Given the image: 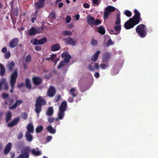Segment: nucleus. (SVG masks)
Segmentation results:
<instances>
[{
    "mask_svg": "<svg viewBox=\"0 0 158 158\" xmlns=\"http://www.w3.org/2000/svg\"><path fill=\"white\" fill-rule=\"evenodd\" d=\"M98 32L101 35H104L105 33V29L104 27L101 26L98 27Z\"/></svg>",
    "mask_w": 158,
    "mask_h": 158,
    "instance_id": "obj_34",
    "label": "nucleus"
},
{
    "mask_svg": "<svg viewBox=\"0 0 158 158\" xmlns=\"http://www.w3.org/2000/svg\"><path fill=\"white\" fill-rule=\"evenodd\" d=\"M47 129L51 134H54L56 132V130L54 129L51 125H49L47 127Z\"/></svg>",
    "mask_w": 158,
    "mask_h": 158,
    "instance_id": "obj_30",
    "label": "nucleus"
},
{
    "mask_svg": "<svg viewBox=\"0 0 158 158\" xmlns=\"http://www.w3.org/2000/svg\"><path fill=\"white\" fill-rule=\"evenodd\" d=\"M100 67L102 69H105L109 67L108 62H103V63L100 65Z\"/></svg>",
    "mask_w": 158,
    "mask_h": 158,
    "instance_id": "obj_29",
    "label": "nucleus"
},
{
    "mask_svg": "<svg viewBox=\"0 0 158 158\" xmlns=\"http://www.w3.org/2000/svg\"><path fill=\"white\" fill-rule=\"evenodd\" d=\"M50 17L52 19L55 18L56 15L54 12L52 11L50 14Z\"/></svg>",
    "mask_w": 158,
    "mask_h": 158,
    "instance_id": "obj_64",
    "label": "nucleus"
},
{
    "mask_svg": "<svg viewBox=\"0 0 158 158\" xmlns=\"http://www.w3.org/2000/svg\"><path fill=\"white\" fill-rule=\"evenodd\" d=\"M23 137V134L22 132H20L18 134V139L19 140H20L22 139Z\"/></svg>",
    "mask_w": 158,
    "mask_h": 158,
    "instance_id": "obj_59",
    "label": "nucleus"
},
{
    "mask_svg": "<svg viewBox=\"0 0 158 158\" xmlns=\"http://www.w3.org/2000/svg\"><path fill=\"white\" fill-rule=\"evenodd\" d=\"M44 0H39L38 1L35 3V11L36 12V13L38 12L40 9L44 7Z\"/></svg>",
    "mask_w": 158,
    "mask_h": 158,
    "instance_id": "obj_6",
    "label": "nucleus"
},
{
    "mask_svg": "<svg viewBox=\"0 0 158 158\" xmlns=\"http://www.w3.org/2000/svg\"><path fill=\"white\" fill-rule=\"evenodd\" d=\"M31 57L30 55H28L26 57V61L27 62H30L31 60Z\"/></svg>",
    "mask_w": 158,
    "mask_h": 158,
    "instance_id": "obj_51",
    "label": "nucleus"
},
{
    "mask_svg": "<svg viewBox=\"0 0 158 158\" xmlns=\"http://www.w3.org/2000/svg\"><path fill=\"white\" fill-rule=\"evenodd\" d=\"M110 13L108 12L107 10H106L104 12V15L103 18L104 19H106L107 18Z\"/></svg>",
    "mask_w": 158,
    "mask_h": 158,
    "instance_id": "obj_41",
    "label": "nucleus"
},
{
    "mask_svg": "<svg viewBox=\"0 0 158 158\" xmlns=\"http://www.w3.org/2000/svg\"><path fill=\"white\" fill-rule=\"evenodd\" d=\"M74 97L72 96V97H69L68 98V101L70 103H72L73 102V98Z\"/></svg>",
    "mask_w": 158,
    "mask_h": 158,
    "instance_id": "obj_60",
    "label": "nucleus"
},
{
    "mask_svg": "<svg viewBox=\"0 0 158 158\" xmlns=\"http://www.w3.org/2000/svg\"><path fill=\"white\" fill-rule=\"evenodd\" d=\"M62 34L64 36H70L72 34V33L70 31H63Z\"/></svg>",
    "mask_w": 158,
    "mask_h": 158,
    "instance_id": "obj_44",
    "label": "nucleus"
},
{
    "mask_svg": "<svg viewBox=\"0 0 158 158\" xmlns=\"http://www.w3.org/2000/svg\"><path fill=\"white\" fill-rule=\"evenodd\" d=\"M25 85L27 88L29 89L31 88V85L30 82V81L28 78H27L25 80Z\"/></svg>",
    "mask_w": 158,
    "mask_h": 158,
    "instance_id": "obj_31",
    "label": "nucleus"
},
{
    "mask_svg": "<svg viewBox=\"0 0 158 158\" xmlns=\"http://www.w3.org/2000/svg\"><path fill=\"white\" fill-rule=\"evenodd\" d=\"M43 130V127L42 126L40 125L38 126L36 128L35 131L37 133H39L41 132Z\"/></svg>",
    "mask_w": 158,
    "mask_h": 158,
    "instance_id": "obj_39",
    "label": "nucleus"
},
{
    "mask_svg": "<svg viewBox=\"0 0 158 158\" xmlns=\"http://www.w3.org/2000/svg\"><path fill=\"white\" fill-rule=\"evenodd\" d=\"M124 14L127 17H130L131 16L132 13L131 12L128 10H126L124 11Z\"/></svg>",
    "mask_w": 158,
    "mask_h": 158,
    "instance_id": "obj_45",
    "label": "nucleus"
},
{
    "mask_svg": "<svg viewBox=\"0 0 158 158\" xmlns=\"http://www.w3.org/2000/svg\"><path fill=\"white\" fill-rule=\"evenodd\" d=\"M115 8L114 7L111 6H108L105 8V10H107L108 12L110 13L111 12L114 11L115 10Z\"/></svg>",
    "mask_w": 158,
    "mask_h": 158,
    "instance_id": "obj_36",
    "label": "nucleus"
},
{
    "mask_svg": "<svg viewBox=\"0 0 158 158\" xmlns=\"http://www.w3.org/2000/svg\"><path fill=\"white\" fill-rule=\"evenodd\" d=\"M3 87L4 89L6 90H8L9 87L7 83H6L5 82V83L3 85Z\"/></svg>",
    "mask_w": 158,
    "mask_h": 158,
    "instance_id": "obj_61",
    "label": "nucleus"
},
{
    "mask_svg": "<svg viewBox=\"0 0 158 158\" xmlns=\"http://www.w3.org/2000/svg\"><path fill=\"white\" fill-rule=\"evenodd\" d=\"M32 81L33 83L35 86H38L42 83V79L39 77H33L32 78Z\"/></svg>",
    "mask_w": 158,
    "mask_h": 158,
    "instance_id": "obj_11",
    "label": "nucleus"
},
{
    "mask_svg": "<svg viewBox=\"0 0 158 158\" xmlns=\"http://www.w3.org/2000/svg\"><path fill=\"white\" fill-rule=\"evenodd\" d=\"M20 119L19 117H17L16 118L14 119L12 122L15 125V124H17L19 121Z\"/></svg>",
    "mask_w": 158,
    "mask_h": 158,
    "instance_id": "obj_55",
    "label": "nucleus"
},
{
    "mask_svg": "<svg viewBox=\"0 0 158 158\" xmlns=\"http://www.w3.org/2000/svg\"><path fill=\"white\" fill-rule=\"evenodd\" d=\"M31 152L33 155L35 156H38L41 154L40 152L36 151L34 149H32Z\"/></svg>",
    "mask_w": 158,
    "mask_h": 158,
    "instance_id": "obj_38",
    "label": "nucleus"
},
{
    "mask_svg": "<svg viewBox=\"0 0 158 158\" xmlns=\"http://www.w3.org/2000/svg\"><path fill=\"white\" fill-rule=\"evenodd\" d=\"M9 94L5 93H3L2 94V97L3 98H8Z\"/></svg>",
    "mask_w": 158,
    "mask_h": 158,
    "instance_id": "obj_63",
    "label": "nucleus"
},
{
    "mask_svg": "<svg viewBox=\"0 0 158 158\" xmlns=\"http://www.w3.org/2000/svg\"><path fill=\"white\" fill-rule=\"evenodd\" d=\"M88 69L90 71H94L95 69L93 67V66L91 64H89L88 66Z\"/></svg>",
    "mask_w": 158,
    "mask_h": 158,
    "instance_id": "obj_54",
    "label": "nucleus"
},
{
    "mask_svg": "<svg viewBox=\"0 0 158 158\" xmlns=\"http://www.w3.org/2000/svg\"><path fill=\"white\" fill-rule=\"evenodd\" d=\"M64 115V112L62 111H59L58 113V118L56 119V120H57L58 119L61 120L63 119Z\"/></svg>",
    "mask_w": 158,
    "mask_h": 158,
    "instance_id": "obj_28",
    "label": "nucleus"
},
{
    "mask_svg": "<svg viewBox=\"0 0 158 158\" xmlns=\"http://www.w3.org/2000/svg\"><path fill=\"white\" fill-rule=\"evenodd\" d=\"M6 73V69L4 66L0 63V75L3 76Z\"/></svg>",
    "mask_w": 158,
    "mask_h": 158,
    "instance_id": "obj_24",
    "label": "nucleus"
},
{
    "mask_svg": "<svg viewBox=\"0 0 158 158\" xmlns=\"http://www.w3.org/2000/svg\"><path fill=\"white\" fill-rule=\"evenodd\" d=\"M12 147V144L9 142L6 146L5 148L3 150L4 153L5 155H7L10 151Z\"/></svg>",
    "mask_w": 158,
    "mask_h": 158,
    "instance_id": "obj_13",
    "label": "nucleus"
},
{
    "mask_svg": "<svg viewBox=\"0 0 158 158\" xmlns=\"http://www.w3.org/2000/svg\"><path fill=\"white\" fill-rule=\"evenodd\" d=\"M61 97L60 94H58L53 99V102L55 103L57 102L60 99Z\"/></svg>",
    "mask_w": 158,
    "mask_h": 158,
    "instance_id": "obj_43",
    "label": "nucleus"
},
{
    "mask_svg": "<svg viewBox=\"0 0 158 158\" xmlns=\"http://www.w3.org/2000/svg\"><path fill=\"white\" fill-rule=\"evenodd\" d=\"M44 29V24L42 25L40 27L36 28L37 34L43 33Z\"/></svg>",
    "mask_w": 158,
    "mask_h": 158,
    "instance_id": "obj_26",
    "label": "nucleus"
},
{
    "mask_svg": "<svg viewBox=\"0 0 158 158\" xmlns=\"http://www.w3.org/2000/svg\"><path fill=\"white\" fill-rule=\"evenodd\" d=\"M60 48V46L59 44H56L52 45L51 47V50L52 52L56 51L59 50Z\"/></svg>",
    "mask_w": 158,
    "mask_h": 158,
    "instance_id": "obj_19",
    "label": "nucleus"
},
{
    "mask_svg": "<svg viewBox=\"0 0 158 158\" xmlns=\"http://www.w3.org/2000/svg\"><path fill=\"white\" fill-rule=\"evenodd\" d=\"M31 133L26 132L25 134L26 140L28 142H31L33 140V136L31 134Z\"/></svg>",
    "mask_w": 158,
    "mask_h": 158,
    "instance_id": "obj_23",
    "label": "nucleus"
},
{
    "mask_svg": "<svg viewBox=\"0 0 158 158\" xmlns=\"http://www.w3.org/2000/svg\"><path fill=\"white\" fill-rule=\"evenodd\" d=\"M56 93V90L53 86H50L48 89L47 95L49 97H52Z\"/></svg>",
    "mask_w": 158,
    "mask_h": 158,
    "instance_id": "obj_9",
    "label": "nucleus"
},
{
    "mask_svg": "<svg viewBox=\"0 0 158 158\" xmlns=\"http://www.w3.org/2000/svg\"><path fill=\"white\" fill-rule=\"evenodd\" d=\"M22 102V100H17L14 105L11 106H9V108L11 110L15 109L17 107L18 105L21 104Z\"/></svg>",
    "mask_w": 158,
    "mask_h": 158,
    "instance_id": "obj_21",
    "label": "nucleus"
},
{
    "mask_svg": "<svg viewBox=\"0 0 158 158\" xmlns=\"http://www.w3.org/2000/svg\"><path fill=\"white\" fill-rule=\"evenodd\" d=\"M12 117L11 113L10 111L6 112L5 115V119L6 123L8 122L11 119Z\"/></svg>",
    "mask_w": 158,
    "mask_h": 158,
    "instance_id": "obj_20",
    "label": "nucleus"
},
{
    "mask_svg": "<svg viewBox=\"0 0 158 158\" xmlns=\"http://www.w3.org/2000/svg\"><path fill=\"white\" fill-rule=\"evenodd\" d=\"M91 44L93 46H96L98 44V41L96 40L93 39L91 41Z\"/></svg>",
    "mask_w": 158,
    "mask_h": 158,
    "instance_id": "obj_50",
    "label": "nucleus"
},
{
    "mask_svg": "<svg viewBox=\"0 0 158 158\" xmlns=\"http://www.w3.org/2000/svg\"><path fill=\"white\" fill-rule=\"evenodd\" d=\"M134 15L131 18H130L124 23L125 28L126 29H129L133 28L135 25L139 24L140 21L142 20L140 17V14L136 9L134 10Z\"/></svg>",
    "mask_w": 158,
    "mask_h": 158,
    "instance_id": "obj_1",
    "label": "nucleus"
},
{
    "mask_svg": "<svg viewBox=\"0 0 158 158\" xmlns=\"http://www.w3.org/2000/svg\"><path fill=\"white\" fill-rule=\"evenodd\" d=\"M47 41V38L44 37L40 40H38L36 39H34L31 40V42L34 45L43 44H45Z\"/></svg>",
    "mask_w": 158,
    "mask_h": 158,
    "instance_id": "obj_8",
    "label": "nucleus"
},
{
    "mask_svg": "<svg viewBox=\"0 0 158 158\" xmlns=\"http://www.w3.org/2000/svg\"><path fill=\"white\" fill-rule=\"evenodd\" d=\"M65 44L75 46L77 44V41L76 39H73L70 37H68L64 39Z\"/></svg>",
    "mask_w": 158,
    "mask_h": 158,
    "instance_id": "obj_7",
    "label": "nucleus"
},
{
    "mask_svg": "<svg viewBox=\"0 0 158 158\" xmlns=\"http://www.w3.org/2000/svg\"><path fill=\"white\" fill-rule=\"evenodd\" d=\"M15 66V63L13 61H12L10 63L8 62V64L6 65V67L10 71H12L13 70V68Z\"/></svg>",
    "mask_w": 158,
    "mask_h": 158,
    "instance_id": "obj_17",
    "label": "nucleus"
},
{
    "mask_svg": "<svg viewBox=\"0 0 158 158\" xmlns=\"http://www.w3.org/2000/svg\"><path fill=\"white\" fill-rule=\"evenodd\" d=\"M18 77V71L17 69L14 70L10 76V84L11 89L10 90V93H12L14 91L15 85L16 83V79Z\"/></svg>",
    "mask_w": 158,
    "mask_h": 158,
    "instance_id": "obj_4",
    "label": "nucleus"
},
{
    "mask_svg": "<svg viewBox=\"0 0 158 158\" xmlns=\"http://www.w3.org/2000/svg\"><path fill=\"white\" fill-rule=\"evenodd\" d=\"M54 120V119L53 118L50 117L48 118V121L49 123H52Z\"/></svg>",
    "mask_w": 158,
    "mask_h": 158,
    "instance_id": "obj_62",
    "label": "nucleus"
},
{
    "mask_svg": "<svg viewBox=\"0 0 158 158\" xmlns=\"http://www.w3.org/2000/svg\"><path fill=\"white\" fill-rule=\"evenodd\" d=\"M69 93L73 97H75L77 95V93H76V89L74 88L71 89L69 92Z\"/></svg>",
    "mask_w": 158,
    "mask_h": 158,
    "instance_id": "obj_27",
    "label": "nucleus"
},
{
    "mask_svg": "<svg viewBox=\"0 0 158 158\" xmlns=\"http://www.w3.org/2000/svg\"><path fill=\"white\" fill-rule=\"evenodd\" d=\"M22 117L24 120L27 119V114L26 113H24L22 115Z\"/></svg>",
    "mask_w": 158,
    "mask_h": 158,
    "instance_id": "obj_58",
    "label": "nucleus"
},
{
    "mask_svg": "<svg viewBox=\"0 0 158 158\" xmlns=\"http://www.w3.org/2000/svg\"><path fill=\"white\" fill-rule=\"evenodd\" d=\"M61 57L64 58L63 61L66 63H69L70 61V60L71 58V56L67 52H65L63 53L61 55Z\"/></svg>",
    "mask_w": 158,
    "mask_h": 158,
    "instance_id": "obj_10",
    "label": "nucleus"
},
{
    "mask_svg": "<svg viewBox=\"0 0 158 158\" xmlns=\"http://www.w3.org/2000/svg\"><path fill=\"white\" fill-rule=\"evenodd\" d=\"M29 35L32 36L35 34H37L36 30V27H31L28 31Z\"/></svg>",
    "mask_w": 158,
    "mask_h": 158,
    "instance_id": "obj_22",
    "label": "nucleus"
},
{
    "mask_svg": "<svg viewBox=\"0 0 158 158\" xmlns=\"http://www.w3.org/2000/svg\"><path fill=\"white\" fill-rule=\"evenodd\" d=\"M110 13L108 12L107 10H106L104 12V15L103 18L104 19H106L107 18Z\"/></svg>",
    "mask_w": 158,
    "mask_h": 158,
    "instance_id": "obj_42",
    "label": "nucleus"
},
{
    "mask_svg": "<svg viewBox=\"0 0 158 158\" xmlns=\"http://www.w3.org/2000/svg\"><path fill=\"white\" fill-rule=\"evenodd\" d=\"M71 20V18L70 16L69 15L67 16L65 19L66 22L67 23H69L70 22Z\"/></svg>",
    "mask_w": 158,
    "mask_h": 158,
    "instance_id": "obj_56",
    "label": "nucleus"
},
{
    "mask_svg": "<svg viewBox=\"0 0 158 158\" xmlns=\"http://www.w3.org/2000/svg\"><path fill=\"white\" fill-rule=\"evenodd\" d=\"M5 82V80L4 79H3L0 81V91H1L2 90V86H3Z\"/></svg>",
    "mask_w": 158,
    "mask_h": 158,
    "instance_id": "obj_52",
    "label": "nucleus"
},
{
    "mask_svg": "<svg viewBox=\"0 0 158 158\" xmlns=\"http://www.w3.org/2000/svg\"><path fill=\"white\" fill-rule=\"evenodd\" d=\"M29 148L28 147H26L24 148L21 151V154H20L18 158H29Z\"/></svg>",
    "mask_w": 158,
    "mask_h": 158,
    "instance_id": "obj_5",
    "label": "nucleus"
},
{
    "mask_svg": "<svg viewBox=\"0 0 158 158\" xmlns=\"http://www.w3.org/2000/svg\"><path fill=\"white\" fill-rule=\"evenodd\" d=\"M100 53V51H97L92 56L91 58L92 60L94 62L96 61L98 59L99 55Z\"/></svg>",
    "mask_w": 158,
    "mask_h": 158,
    "instance_id": "obj_25",
    "label": "nucleus"
},
{
    "mask_svg": "<svg viewBox=\"0 0 158 158\" xmlns=\"http://www.w3.org/2000/svg\"><path fill=\"white\" fill-rule=\"evenodd\" d=\"M65 62L63 61V60L59 64V65L57 67V68L58 69H61L62 67H64Z\"/></svg>",
    "mask_w": 158,
    "mask_h": 158,
    "instance_id": "obj_47",
    "label": "nucleus"
},
{
    "mask_svg": "<svg viewBox=\"0 0 158 158\" xmlns=\"http://www.w3.org/2000/svg\"><path fill=\"white\" fill-rule=\"evenodd\" d=\"M101 23L100 20L98 19H97L95 20H94V24L96 25H97L100 24Z\"/></svg>",
    "mask_w": 158,
    "mask_h": 158,
    "instance_id": "obj_53",
    "label": "nucleus"
},
{
    "mask_svg": "<svg viewBox=\"0 0 158 158\" xmlns=\"http://www.w3.org/2000/svg\"><path fill=\"white\" fill-rule=\"evenodd\" d=\"M56 54H53L51 55V58L52 60L55 63L57 62L59 59H56Z\"/></svg>",
    "mask_w": 158,
    "mask_h": 158,
    "instance_id": "obj_40",
    "label": "nucleus"
},
{
    "mask_svg": "<svg viewBox=\"0 0 158 158\" xmlns=\"http://www.w3.org/2000/svg\"><path fill=\"white\" fill-rule=\"evenodd\" d=\"M87 19L88 23L89 25H91L94 24L95 20V18L94 17L89 15L87 16Z\"/></svg>",
    "mask_w": 158,
    "mask_h": 158,
    "instance_id": "obj_15",
    "label": "nucleus"
},
{
    "mask_svg": "<svg viewBox=\"0 0 158 158\" xmlns=\"http://www.w3.org/2000/svg\"><path fill=\"white\" fill-rule=\"evenodd\" d=\"M67 106L66 102L64 101H63L59 107V111H62L65 112V111L67 109Z\"/></svg>",
    "mask_w": 158,
    "mask_h": 158,
    "instance_id": "obj_14",
    "label": "nucleus"
},
{
    "mask_svg": "<svg viewBox=\"0 0 158 158\" xmlns=\"http://www.w3.org/2000/svg\"><path fill=\"white\" fill-rule=\"evenodd\" d=\"M111 57L110 54L108 53H106L102 57L103 62H108L109 59Z\"/></svg>",
    "mask_w": 158,
    "mask_h": 158,
    "instance_id": "obj_18",
    "label": "nucleus"
},
{
    "mask_svg": "<svg viewBox=\"0 0 158 158\" xmlns=\"http://www.w3.org/2000/svg\"><path fill=\"white\" fill-rule=\"evenodd\" d=\"M38 13L36 12L35 11V13L33 14H32L31 15V21L32 23H34L35 22V20H36L37 18V15L38 14Z\"/></svg>",
    "mask_w": 158,
    "mask_h": 158,
    "instance_id": "obj_37",
    "label": "nucleus"
},
{
    "mask_svg": "<svg viewBox=\"0 0 158 158\" xmlns=\"http://www.w3.org/2000/svg\"><path fill=\"white\" fill-rule=\"evenodd\" d=\"M27 130L26 132L33 133L34 132V126L32 123H29L27 126Z\"/></svg>",
    "mask_w": 158,
    "mask_h": 158,
    "instance_id": "obj_16",
    "label": "nucleus"
},
{
    "mask_svg": "<svg viewBox=\"0 0 158 158\" xmlns=\"http://www.w3.org/2000/svg\"><path fill=\"white\" fill-rule=\"evenodd\" d=\"M14 100L13 98H8L6 99L5 100V105H8L9 103V105L13 103Z\"/></svg>",
    "mask_w": 158,
    "mask_h": 158,
    "instance_id": "obj_33",
    "label": "nucleus"
},
{
    "mask_svg": "<svg viewBox=\"0 0 158 158\" xmlns=\"http://www.w3.org/2000/svg\"><path fill=\"white\" fill-rule=\"evenodd\" d=\"M11 56V53L10 52L8 51L4 55V57L6 59L9 58Z\"/></svg>",
    "mask_w": 158,
    "mask_h": 158,
    "instance_id": "obj_49",
    "label": "nucleus"
},
{
    "mask_svg": "<svg viewBox=\"0 0 158 158\" xmlns=\"http://www.w3.org/2000/svg\"><path fill=\"white\" fill-rule=\"evenodd\" d=\"M106 46L108 47L110 45H113L114 44V43L113 41H112L111 39L110 38L109 39L107 43H106Z\"/></svg>",
    "mask_w": 158,
    "mask_h": 158,
    "instance_id": "obj_48",
    "label": "nucleus"
},
{
    "mask_svg": "<svg viewBox=\"0 0 158 158\" xmlns=\"http://www.w3.org/2000/svg\"><path fill=\"white\" fill-rule=\"evenodd\" d=\"M19 40L18 38H14L11 40L9 43V46L11 48L16 47L18 44Z\"/></svg>",
    "mask_w": 158,
    "mask_h": 158,
    "instance_id": "obj_12",
    "label": "nucleus"
},
{
    "mask_svg": "<svg viewBox=\"0 0 158 158\" xmlns=\"http://www.w3.org/2000/svg\"><path fill=\"white\" fill-rule=\"evenodd\" d=\"M114 27V30L117 31H120L121 30V26L120 24H117Z\"/></svg>",
    "mask_w": 158,
    "mask_h": 158,
    "instance_id": "obj_46",
    "label": "nucleus"
},
{
    "mask_svg": "<svg viewBox=\"0 0 158 158\" xmlns=\"http://www.w3.org/2000/svg\"><path fill=\"white\" fill-rule=\"evenodd\" d=\"M53 109L52 107H50L48 108L46 114L48 116H51L53 114Z\"/></svg>",
    "mask_w": 158,
    "mask_h": 158,
    "instance_id": "obj_35",
    "label": "nucleus"
},
{
    "mask_svg": "<svg viewBox=\"0 0 158 158\" xmlns=\"http://www.w3.org/2000/svg\"><path fill=\"white\" fill-rule=\"evenodd\" d=\"M116 21L115 22V24H120L121 22V19L120 12H119L117 14L116 16Z\"/></svg>",
    "mask_w": 158,
    "mask_h": 158,
    "instance_id": "obj_32",
    "label": "nucleus"
},
{
    "mask_svg": "<svg viewBox=\"0 0 158 158\" xmlns=\"http://www.w3.org/2000/svg\"><path fill=\"white\" fill-rule=\"evenodd\" d=\"M136 33L140 37L143 38L147 34V27L143 24L138 25L135 28Z\"/></svg>",
    "mask_w": 158,
    "mask_h": 158,
    "instance_id": "obj_3",
    "label": "nucleus"
},
{
    "mask_svg": "<svg viewBox=\"0 0 158 158\" xmlns=\"http://www.w3.org/2000/svg\"><path fill=\"white\" fill-rule=\"evenodd\" d=\"M35 49L37 51H40L42 49L41 46H36L35 47Z\"/></svg>",
    "mask_w": 158,
    "mask_h": 158,
    "instance_id": "obj_57",
    "label": "nucleus"
},
{
    "mask_svg": "<svg viewBox=\"0 0 158 158\" xmlns=\"http://www.w3.org/2000/svg\"><path fill=\"white\" fill-rule=\"evenodd\" d=\"M46 104L45 100L43 99L41 96H39L36 99L35 106V111L36 113L39 114L42 110V106L45 105Z\"/></svg>",
    "mask_w": 158,
    "mask_h": 158,
    "instance_id": "obj_2",
    "label": "nucleus"
}]
</instances>
